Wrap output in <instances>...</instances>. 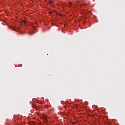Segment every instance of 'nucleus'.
<instances>
[{"mask_svg":"<svg viewBox=\"0 0 125 125\" xmlns=\"http://www.w3.org/2000/svg\"><path fill=\"white\" fill-rule=\"evenodd\" d=\"M42 118L43 119L44 122L45 123H47V116L45 115H43V116L42 117Z\"/></svg>","mask_w":125,"mask_h":125,"instance_id":"f257e3e1","label":"nucleus"},{"mask_svg":"<svg viewBox=\"0 0 125 125\" xmlns=\"http://www.w3.org/2000/svg\"><path fill=\"white\" fill-rule=\"evenodd\" d=\"M21 25H26V21H22L21 22Z\"/></svg>","mask_w":125,"mask_h":125,"instance_id":"f03ea898","label":"nucleus"},{"mask_svg":"<svg viewBox=\"0 0 125 125\" xmlns=\"http://www.w3.org/2000/svg\"><path fill=\"white\" fill-rule=\"evenodd\" d=\"M10 29H12V30L13 31H16V29H15V27H10Z\"/></svg>","mask_w":125,"mask_h":125,"instance_id":"7ed1b4c3","label":"nucleus"},{"mask_svg":"<svg viewBox=\"0 0 125 125\" xmlns=\"http://www.w3.org/2000/svg\"><path fill=\"white\" fill-rule=\"evenodd\" d=\"M49 3H50L51 4H53V2L52 1H49Z\"/></svg>","mask_w":125,"mask_h":125,"instance_id":"20e7f679","label":"nucleus"},{"mask_svg":"<svg viewBox=\"0 0 125 125\" xmlns=\"http://www.w3.org/2000/svg\"><path fill=\"white\" fill-rule=\"evenodd\" d=\"M69 6H72V3L70 2V3H69Z\"/></svg>","mask_w":125,"mask_h":125,"instance_id":"39448f33","label":"nucleus"},{"mask_svg":"<svg viewBox=\"0 0 125 125\" xmlns=\"http://www.w3.org/2000/svg\"><path fill=\"white\" fill-rule=\"evenodd\" d=\"M57 15H58L59 16H61V14L57 13Z\"/></svg>","mask_w":125,"mask_h":125,"instance_id":"423d86ee","label":"nucleus"},{"mask_svg":"<svg viewBox=\"0 0 125 125\" xmlns=\"http://www.w3.org/2000/svg\"><path fill=\"white\" fill-rule=\"evenodd\" d=\"M51 13H52L51 12H49V14H51Z\"/></svg>","mask_w":125,"mask_h":125,"instance_id":"0eeeda50","label":"nucleus"},{"mask_svg":"<svg viewBox=\"0 0 125 125\" xmlns=\"http://www.w3.org/2000/svg\"><path fill=\"white\" fill-rule=\"evenodd\" d=\"M32 34H31V33H30V35H32Z\"/></svg>","mask_w":125,"mask_h":125,"instance_id":"6e6552de","label":"nucleus"}]
</instances>
